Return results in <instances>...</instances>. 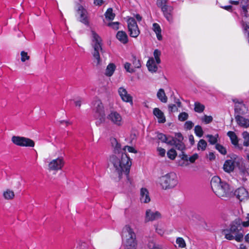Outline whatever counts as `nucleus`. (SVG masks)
I'll use <instances>...</instances> for the list:
<instances>
[{
	"mask_svg": "<svg viewBox=\"0 0 249 249\" xmlns=\"http://www.w3.org/2000/svg\"><path fill=\"white\" fill-rule=\"evenodd\" d=\"M176 244L180 248H184L186 247V243L185 240L182 237H178L176 239Z\"/></svg>",
	"mask_w": 249,
	"mask_h": 249,
	"instance_id": "58836bf2",
	"label": "nucleus"
},
{
	"mask_svg": "<svg viewBox=\"0 0 249 249\" xmlns=\"http://www.w3.org/2000/svg\"><path fill=\"white\" fill-rule=\"evenodd\" d=\"M110 142L112 146L114 148V154L118 152H123L121 149V145L118 142L115 138L110 139Z\"/></svg>",
	"mask_w": 249,
	"mask_h": 249,
	"instance_id": "bb28decb",
	"label": "nucleus"
},
{
	"mask_svg": "<svg viewBox=\"0 0 249 249\" xmlns=\"http://www.w3.org/2000/svg\"><path fill=\"white\" fill-rule=\"evenodd\" d=\"M188 114L186 112H183L180 113L178 116V120L180 121H184L187 120L188 118Z\"/></svg>",
	"mask_w": 249,
	"mask_h": 249,
	"instance_id": "a18cd8bd",
	"label": "nucleus"
},
{
	"mask_svg": "<svg viewBox=\"0 0 249 249\" xmlns=\"http://www.w3.org/2000/svg\"><path fill=\"white\" fill-rule=\"evenodd\" d=\"M119 22H114L108 23V26L111 27L112 28L117 30L119 29Z\"/></svg>",
	"mask_w": 249,
	"mask_h": 249,
	"instance_id": "6e6d98bb",
	"label": "nucleus"
},
{
	"mask_svg": "<svg viewBox=\"0 0 249 249\" xmlns=\"http://www.w3.org/2000/svg\"><path fill=\"white\" fill-rule=\"evenodd\" d=\"M109 164L112 166L119 179L124 174L128 178L131 165L130 158L124 152H118L110 157Z\"/></svg>",
	"mask_w": 249,
	"mask_h": 249,
	"instance_id": "f257e3e1",
	"label": "nucleus"
},
{
	"mask_svg": "<svg viewBox=\"0 0 249 249\" xmlns=\"http://www.w3.org/2000/svg\"><path fill=\"white\" fill-rule=\"evenodd\" d=\"M157 150L159 154L161 157H164L165 155V150L161 147H158Z\"/></svg>",
	"mask_w": 249,
	"mask_h": 249,
	"instance_id": "4d7b16f0",
	"label": "nucleus"
},
{
	"mask_svg": "<svg viewBox=\"0 0 249 249\" xmlns=\"http://www.w3.org/2000/svg\"><path fill=\"white\" fill-rule=\"evenodd\" d=\"M218 137V135H216L215 136H213L212 135H207L206 137L208 138L209 142L212 144H214L216 143L217 140V138Z\"/></svg>",
	"mask_w": 249,
	"mask_h": 249,
	"instance_id": "ea45409f",
	"label": "nucleus"
},
{
	"mask_svg": "<svg viewBox=\"0 0 249 249\" xmlns=\"http://www.w3.org/2000/svg\"><path fill=\"white\" fill-rule=\"evenodd\" d=\"M195 133L196 136L201 137L203 136V131L202 127L200 125H196L195 127Z\"/></svg>",
	"mask_w": 249,
	"mask_h": 249,
	"instance_id": "a19ab883",
	"label": "nucleus"
},
{
	"mask_svg": "<svg viewBox=\"0 0 249 249\" xmlns=\"http://www.w3.org/2000/svg\"><path fill=\"white\" fill-rule=\"evenodd\" d=\"M234 161L232 160H228L225 161L223 169L225 172L230 173L234 170Z\"/></svg>",
	"mask_w": 249,
	"mask_h": 249,
	"instance_id": "5701e85b",
	"label": "nucleus"
},
{
	"mask_svg": "<svg viewBox=\"0 0 249 249\" xmlns=\"http://www.w3.org/2000/svg\"><path fill=\"white\" fill-rule=\"evenodd\" d=\"M157 96L158 98L162 103H166L168 98L166 96L163 89H160L157 92Z\"/></svg>",
	"mask_w": 249,
	"mask_h": 249,
	"instance_id": "a878e982",
	"label": "nucleus"
},
{
	"mask_svg": "<svg viewBox=\"0 0 249 249\" xmlns=\"http://www.w3.org/2000/svg\"><path fill=\"white\" fill-rule=\"evenodd\" d=\"M108 122L116 126H122L124 124L122 115L116 110H111L107 116Z\"/></svg>",
	"mask_w": 249,
	"mask_h": 249,
	"instance_id": "0eeeda50",
	"label": "nucleus"
},
{
	"mask_svg": "<svg viewBox=\"0 0 249 249\" xmlns=\"http://www.w3.org/2000/svg\"><path fill=\"white\" fill-rule=\"evenodd\" d=\"M193 126H194L193 123L192 121H188L185 123V124H184V128L186 129L190 130L191 128H192Z\"/></svg>",
	"mask_w": 249,
	"mask_h": 249,
	"instance_id": "864d4df0",
	"label": "nucleus"
},
{
	"mask_svg": "<svg viewBox=\"0 0 249 249\" xmlns=\"http://www.w3.org/2000/svg\"><path fill=\"white\" fill-rule=\"evenodd\" d=\"M3 196L5 199H12L15 196L14 192L10 189H7L3 193Z\"/></svg>",
	"mask_w": 249,
	"mask_h": 249,
	"instance_id": "7c9ffc66",
	"label": "nucleus"
},
{
	"mask_svg": "<svg viewBox=\"0 0 249 249\" xmlns=\"http://www.w3.org/2000/svg\"><path fill=\"white\" fill-rule=\"evenodd\" d=\"M132 64L135 68H140L141 67V63L140 59L133 56L132 58Z\"/></svg>",
	"mask_w": 249,
	"mask_h": 249,
	"instance_id": "79ce46f5",
	"label": "nucleus"
},
{
	"mask_svg": "<svg viewBox=\"0 0 249 249\" xmlns=\"http://www.w3.org/2000/svg\"><path fill=\"white\" fill-rule=\"evenodd\" d=\"M207 146V142L203 139L199 140L197 143V148L198 150L204 151Z\"/></svg>",
	"mask_w": 249,
	"mask_h": 249,
	"instance_id": "72a5a7b5",
	"label": "nucleus"
},
{
	"mask_svg": "<svg viewBox=\"0 0 249 249\" xmlns=\"http://www.w3.org/2000/svg\"><path fill=\"white\" fill-rule=\"evenodd\" d=\"M174 141L175 143L173 145H175L176 148L178 150L183 152L185 149V146L182 141L177 142L176 140L174 138Z\"/></svg>",
	"mask_w": 249,
	"mask_h": 249,
	"instance_id": "473e14b6",
	"label": "nucleus"
},
{
	"mask_svg": "<svg viewBox=\"0 0 249 249\" xmlns=\"http://www.w3.org/2000/svg\"><path fill=\"white\" fill-rule=\"evenodd\" d=\"M176 138L175 139L177 141V142L178 141H182L183 139V137L181 133H178L175 134Z\"/></svg>",
	"mask_w": 249,
	"mask_h": 249,
	"instance_id": "bf43d9fd",
	"label": "nucleus"
},
{
	"mask_svg": "<svg viewBox=\"0 0 249 249\" xmlns=\"http://www.w3.org/2000/svg\"><path fill=\"white\" fill-rule=\"evenodd\" d=\"M94 106L95 118L98 120L99 123H102L105 121V119L103 105L100 100H97L94 103Z\"/></svg>",
	"mask_w": 249,
	"mask_h": 249,
	"instance_id": "6e6552de",
	"label": "nucleus"
},
{
	"mask_svg": "<svg viewBox=\"0 0 249 249\" xmlns=\"http://www.w3.org/2000/svg\"><path fill=\"white\" fill-rule=\"evenodd\" d=\"M30 56L28 55L27 53L22 51L21 52V60L22 62H25L26 60H29Z\"/></svg>",
	"mask_w": 249,
	"mask_h": 249,
	"instance_id": "8fccbe9b",
	"label": "nucleus"
},
{
	"mask_svg": "<svg viewBox=\"0 0 249 249\" xmlns=\"http://www.w3.org/2000/svg\"><path fill=\"white\" fill-rule=\"evenodd\" d=\"M222 8L229 11H231L232 10V6L231 5L225 6Z\"/></svg>",
	"mask_w": 249,
	"mask_h": 249,
	"instance_id": "774afa93",
	"label": "nucleus"
},
{
	"mask_svg": "<svg viewBox=\"0 0 249 249\" xmlns=\"http://www.w3.org/2000/svg\"><path fill=\"white\" fill-rule=\"evenodd\" d=\"M227 134L230 138L232 143L235 146H237L238 145V140L235 133L232 131H229L228 132Z\"/></svg>",
	"mask_w": 249,
	"mask_h": 249,
	"instance_id": "2f4dec72",
	"label": "nucleus"
},
{
	"mask_svg": "<svg viewBox=\"0 0 249 249\" xmlns=\"http://www.w3.org/2000/svg\"><path fill=\"white\" fill-rule=\"evenodd\" d=\"M159 183L164 190L173 188L178 184L177 175L174 172L167 173L159 178Z\"/></svg>",
	"mask_w": 249,
	"mask_h": 249,
	"instance_id": "423d86ee",
	"label": "nucleus"
},
{
	"mask_svg": "<svg viewBox=\"0 0 249 249\" xmlns=\"http://www.w3.org/2000/svg\"><path fill=\"white\" fill-rule=\"evenodd\" d=\"M198 155L196 153H195L189 158L188 161H189L190 163H193L198 158Z\"/></svg>",
	"mask_w": 249,
	"mask_h": 249,
	"instance_id": "603ef678",
	"label": "nucleus"
},
{
	"mask_svg": "<svg viewBox=\"0 0 249 249\" xmlns=\"http://www.w3.org/2000/svg\"><path fill=\"white\" fill-rule=\"evenodd\" d=\"M122 239L124 249H137L138 242L136 233L128 225H125L123 229Z\"/></svg>",
	"mask_w": 249,
	"mask_h": 249,
	"instance_id": "7ed1b4c3",
	"label": "nucleus"
},
{
	"mask_svg": "<svg viewBox=\"0 0 249 249\" xmlns=\"http://www.w3.org/2000/svg\"><path fill=\"white\" fill-rule=\"evenodd\" d=\"M167 155L169 159L174 160L176 158L177 153L175 149L172 148L167 152Z\"/></svg>",
	"mask_w": 249,
	"mask_h": 249,
	"instance_id": "4c0bfd02",
	"label": "nucleus"
},
{
	"mask_svg": "<svg viewBox=\"0 0 249 249\" xmlns=\"http://www.w3.org/2000/svg\"><path fill=\"white\" fill-rule=\"evenodd\" d=\"M126 150H127L130 153H137V151L133 147L129 146H125L123 149V151H125Z\"/></svg>",
	"mask_w": 249,
	"mask_h": 249,
	"instance_id": "5fc2aeb1",
	"label": "nucleus"
},
{
	"mask_svg": "<svg viewBox=\"0 0 249 249\" xmlns=\"http://www.w3.org/2000/svg\"><path fill=\"white\" fill-rule=\"evenodd\" d=\"M12 142L15 144L20 146L34 147L35 145V142L33 140L22 137L13 136Z\"/></svg>",
	"mask_w": 249,
	"mask_h": 249,
	"instance_id": "1a4fd4ad",
	"label": "nucleus"
},
{
	"mask_svg": "<svg viewBox=\"0 0 249 249\" xmlns=\"http://www.w3.org/2000/svg\"><path fill=\"white\" fill-rule=\"evenodd\" d=\"M64 160L62 157H58L51 160L48 164V169L51 171L61 170L64 165Z\"/></svg>",
	"mask_w": 249,
	"mask_h": 249,
	"instance_id": "f8f14e48",
	"label": "nucleus"
},
{
	"mask_svg": "<svg viewBox=\"0 0 249 249\" xmlns=\"http://www.w3.org/2000/svg\"><path fill=\"white\" fill-rule=\"evenodd\" d=\"M161 217V214L159 211L148 209L145 211L144 221L146 222L156 221L160 219Z\"/></svg>",
	"mask_w": 249,
	"mask_h": 249,
	"instance_id": "9b49d317",
	"label": "nucleus"
},
{
	"mask_svg": "<svg viewBox=\"0 0 249 249\" xmlns=\"http://www.w3.org/2000/svg\"><path fill=\"white\" fill-rule=\"evenodd\" d=\"M153 114L158 119L159 123H164L165 122L166 120L164 114L159 108H154Z\"/></svg>",
	"mask_w": 249,
	"mask_h": 249,
	"instance_id": "4be33fe9",
	"label": "nucleus"
},
{
	"mask_svg": "<svg viewBox=\"0 0 249 249\" xmlns=\"http://www.w3.org/2000/svg\"><path fill=\"white\" fill-rule=\"evenodd\" d=\"M240 3L242 6V14L247 15V8L249 7V0H241Z\"/></svg>",
	"mask_w": 249,
	"mask_h": 249,
	"instance_id": "c756f323",
	"label": "nucleus"
},
{
	"mask_svg": "<svg viewBox=\"0 0 249 249\" xmlns=\"http://www.w3.org/2000/svg\"><path fill=\"white\" fill-rule=\"evenodd\" d=\"M234 195L240 201L245 200L249 197L248 191L243 187L237 189L235 191Z\"/></svg>",
	"mask_w": 249,
	"mask_h": 249,
	"instance_id": "2eb2a0df",
	"label": "nucleus"
},
{
	"mask_svg": "<svg viewBox=\"0 0 249 249\" xmlns=\"http://www.w3.org/2000/svg\"><path fill=\"white\" fill-rule=\"evenodd\" d=\"M118 91L121 99L124 102L133 105L132 97L128 93L125 89L124 87H120L118 89Z\"/></svg>",
	"mask_w": 249,
	"mask_h": 249,
	"instance_id": "ddd939ff",
	"label": "nucleus"
},
{
	"mask_svg": "<svg viewBox=\"0 0 249 249\" xmlns=\"http://www.w3.org/2000/svg\"><path fill=\"white\" fill-rule=\"evenodd\" d=\"M104 3L103 0H94L93 4L95 6H100Z\"/></svg>",
	"mask_w": 249,
	"mask_h": 249,
	"instance_id": "e2e57ef3",
	"label": "nucleus"
},
{
	"mask_svg": "<svg viewBox=\"0 0 249 249\" xmlns=\"http://www.w3.org/2000/svg\"><path fill=\"white\" fill-rule=\"evenodd\" d=\"M78 13L80 15V21L85 24H88V20L87 17V11L82 5L79 6Z\"/></svg>",
	"mask_w": 249,
	"mask_h": 249,
	"instance_id": "6ab92c4d",
	"label": "nucleus"
},
{
	"mask_svg": "<svg viewBox=\"0 0 249 249\" xmlns=\"http://www.w3.org/2000/svg\"><path fill=\"white\" fill-rule=\"evenodd\" d=\"M242 227L239 219H236L231 224L229 229L223 231L225 238L229 240L235 239L238 242L241 241L243 238V233L241 232Z\"/></svg>",
	"mask_w": 249,
	"mask_h": 249,
	"instance_id": "20e7f679",
	"label": "nucleus"
},
{
	"mask_svg": "<svg viewBox=\"0 0 249 249\" xmlns=\"http://www.w3.org/2000/svg\"><path fill=\"white\" fill-rule=\"evenodd\" d=\"M146 66L149 71L151 72H155L158 70V67L155 64V61L153 58H151L148 60Z\"/></svg>",
	"mask_w": 249,
	"mask_h": 249,
	"instance_id": "b1692460",
	"label": "nucleus"
},
{
	"mask_svg": "<svg viewBox=\"0 0 249 249\" xmlns=\"http://www.w3.org/2000/svg\"><path fill=\"white\" fill-rule=\"evenodd\" d=\"M124 67L125 70L128 72L133 73L135 71L133 68H131V64L128 62H126L124 64Z\"/></svg>",
	"mask_w": 249,
	"mask_h": 249,
	"instance_id": "de8ad7c7",
	"label": "nucleus"
},
{
	"mask_svg": "<svg viewBox=\"0 0 249 249\" xmlns=\"http://www.w3.org/2000/svg\"><path fill=\"white\" fill-rule=\"evenodd\" d=\"M127 22L130 36L133 37H137L139 35L140 31L135 18H128Z\"/></svg>",
	"mask_w": 249,
	"mask_h": 249,
	"instance_id": "9d476101",
	"label": "nucleus"
},
{
	"mask_svg": "<svg viewBox=\"0 0 249 249\" xmlns=\"http://www.w3.org/2000/svg\"><path fill=\"white\" fill-rule=\"evenodd\" d=\"M157 138L162 142H165L170 145H173V144L175 143L174 138L169 136L167 137L162 133L158 134L157 135Z\"/></svg>",
	"mask_w": 249,
	"mask_h": 249,
	"instance_id": "aec40b11",
	"label": "nucleus"
},
{
	"mask_svg": "<svg viewBox=\"0 0 249 249\" xmlns=\"http://www.w3.org/2000/svg\"><path fill=\"white\" fill-rule=\"evenodd\" d=\"M117 38L124 44L127 42V36L126 34L123 31H119L116 35Z\"/></svg>",
	"mask_w": 249,
	"mask_h": 249,
	"instance_id": "cd10ccee",
	"label": "nucleus"
},
{
	"mask_svg": "<svg viewBox=\"0 0 249 249\" xmlns=\"http://www.w3.org/2000/svg\"><path fill=\"white\" fill-rule=\"evenodd\" d=\"M135 18L139 22L141 21L142 19V16L139 14H136L134 15V18Z\"/></svg>",
	"mask_w": 249,
	"mask_h": 249,
	"instance_id": "338daca9",
	"label": "nucleus"
},
{
	"mask_svg": "<svg viewBox=\"0 0 249 249\" xmlns=\"http://www.w3.org/2000/svg\"><path fill=\"white\" fill-rule=\"evenodd\" d=\"M211 187L216 196L222 198L229 197L232 193L228 184L222 181L218 176H214L211 179Z\"/></svg>",
	"mask_w": 249,
	"mask_h": 249,
	"instance_id": "f03ea898",
	"label": "nucleus"
},
{
	"mask_svg": "<svg viewBox=\"0 0 249 249\" xmlns=\"http://www.w3.org/2000/svg\"><path fill=\"white\" fill-rule=\"evenodd\" d=\"M140 200L142 203H148L150 201L149 192L147 189L142 188L140 190Z\"/></svg>",
	"mask_w": 249,
	"mask_h": 249,
	"instance_id": "a211bd4d",
	"label": "nucleus"
},
{
	"mask_svg": "<svg viewBox=\"0 0 249 249\" xmlns=\"http://www.w3.org/2000/svg\"><path fill=\"white\" fill-rule=\"evenodd\" d=\"M168 0H157V4L161 9L164 6H168L166 4Z\"/></svg>",
	"mask_w": 249,
	"mask_h": 249,
	"instance_id": "3c124183",
	"label": "nucleus"
},
{
	"mask_svg": "<svg viewBox=\"0 0 249 249\" xmlns=\"http://www.w3.org/2000/svg\"><path fill=\"white\" fill-rule=\"evenodd\" d=\"M237 124L241 127L248 128L249 127V119H246L240 115H237L235 117Z\"/></svg>",
	"mask_w": 249,
	"mask_h": 249,
	"instance_id": "412c9836",
	"label": "nucleus"
},
{
	"mask_svg": "<svg viewBox=\"0 0 249 249\" xmlns=\"http://www.w3.org/2000/svg\"><path fill=\"white\" fill-rule=\"evenodd\" d=\"M106 18L108 20H113L115 17V14L113 13L112 8H108L105 14Z\"/></svg>",
	"mask_w": 249,
	"mask_h": 249,
	"instance_id": "f704fd0d",
	"label": "nucleus"
},
{
	"mask_svg": "<svg viewBox=\"0 0 249 249\" xmlns=\"http://www.w3.org/2000/svg\"><path fill=\"white\" fill-rule=\"evenodd\" d=\"M152 30L156 33L157 37L159 40H161L162 38L161 35V28L159 24L154 23L152 25Z\"/></svg>",
	"mask_w": 249,
	"mask_h": 249,
	"instance_id": "393cba45",
	"label": "nucleus"
},
{
	"mask_svg": "<svg viewBox=\"0 0 249 249\" xmlns=\"http://www.w3.org/2000/svg\"><path fill=\"white\" fill-rule=\"evenodd\" d=\"M149 249H162V246L157 245L154 242H150L148 245Z\"/></svg>",
	"mask_w": 249,
	"mask_h": 249,
	"instance_id": "49530a36",
	"label": "nucleus"
},
{
	"mask_svg": "<svg viewBox=\"0 0 249 249\" xmlns=\"http://www.w3.org/2000/svg\"><path fill=\"white\" fill-rule=\"evenodd\" d=\"M92 46L94 49L92 53L93 64L97 67L101 65L102 60L100 58V52H102V39L94 31H91Z\"/></svg>",
	"mask_w": 249,
	"mask_h": 249,
	"instance_id": "39448f33",
	"label": "nucleus"
},
{
	"mask_svg": "<svg viewBox=\"0 0 249 249\" xmlns=\"http://www.w3.org/2000/svg\"><path fill=\"white\" fill-rule=\"evenodd\" d=\"M116 69L115 65L113 63H110L106 70L105 75L107 76H111L113 74Z\"/></svg>",
	"mask_w": 249,
	"mask_h": 249,
	"instance_id": "c85d7f7f",
	"label": "nucleus"
},
{
	"mask_svg": "<svg viewBox=\"0 0 249 249\" xmlns=\"http://www.w3.org/2000/svg\"><path fill=\"white\" fill-rule=\"evenodd\" d=\"M242 136L244 140V142H243L244 146H246V147L249 146V133H248L246 131H245L242 133Z\"/></svg>",
	"mask_w": 249,
	"mask_h": 249,
	"instance_id": "c9c22d12",
	"label": "nucleus"
},
{
	"mask_svg": "<svg viewBox=\"0 0 249 249\" xmlns=\"http://www.w3.org/2000/svg\"><path fill=\"white\" fill-rule=\"evenodd\" d=\"M189 164V163L187 161H185L182 160L178 161V165L181 167L187 166Z\"/></svg>",
	"mask_w": 249,
	"mask_h": 249,
	"instance_id": "13d9d810",
	"label": "nucleus"
},
{
	"mask_svg": "<svg viewBox=\"0 0 249 249\" xmlns=\"http://www.w3.org/2000/svg\"><path fill=\"white\" fill-rule=\"evenodd\" d=\"M82 102V99L80 98L75 101V105L76 106L80 107L81 105V103Z\"/></svg>",
	"mask_w": 249,
	"mask_h": 249,
	"instance_id": "69168bd1",
	"label": "nucleus"
},
{
	"mask_svg": "<svg viewBox=\"0 0 249 249\" xmlns=\"http://www.w3.org/2000/svg\"><path fill=\"white\" fill-rule=\"evenodd\" d=\"M205 108V106L200 103L199 102L195 103V111L198 113H201L203 111Z\"/></svg>",
	"mask_w": 249,
	"mask_h": 249,
	"instance_id": "e433bc0d",
	"label": "nucleus"
},
{
	"mask_svg": "<svg viewBox=\"0 0 249 249\" xmlns=\"http://www.w3.org/2000/svg\"><path fill=\"white\" fill-rule=\"evenodd\" d=\"M242 25L244 34L247 36L249 43V16L243 15Z\"/></svg>",
	"mask_w": 249,
	"mask_h": 249,
	"instance_id": "dca6fc26",
	"label": "nucleus"
},
{
	"mask_svg": "<svg viewBox=\"0 0 249 249\" xmlns=\"http://www.w3.org/2000/svg\"><path fill=\"white\" fill-rule=\"evenodd\" d=\"M216 149L222 154L226 155L227 153V150L226 148L222 145L219 144H216L215 145Z\"/></svg>",
	"mask_w": 249,
	"mask_h": 249,
	"instance_id": "c03bdc74",
	"label": "nucleus"
},
{
	"mask_svg": "<svg viewBox=\"0 0 249 249\" xmlns=\"http://www.w3.org/2000/svg\"><path fill=\"white\" fill-rule=\"evenodd\" d=\"M168 108L169 111L173 112L177 110V107L176 105L174 104H170L168 106Z\"/></svg>",
	"mask_w": 249,
	"mask_h": 249,
	"instance_id": "052dcab7",
	"label": "nucleus"
},
{
	"mask_svg": "<svg viewBox=\"0 0 249 249\" xmlns=\"http://www.w3.org/2000/svg\"><path fill=\"white\" fill-rule=\"evenodd\" d=\"M235 103V111L239 114H245L248 112V108L242 102H238L237 99H234Z\"/></svg>",
	"mask_w": 249,
	"mask_h": 249,
	"instance_id": "4468645a",
	"label": "nucleus"
},
{
	"mask_svg": "<svg viewBox=\"0 0 249 249\" xmlns=\"http://www.w3.org/2000/svg\"><path fill=\"white\" fill-rule=\"evenodd\" d=\"M164 16L166 19L170 22L173 21V7L171 6H164L161 9Z\"/></svg>",
	"mask_w": 249,
	"mask_h": 249,
	"instance_id": "f3484780",
	"label": "nucleus"
},
{
	"mask_svg": "<svg viewBox=\"0 0 249 249\" xmlns=\"http://www.w3.org/2000/svg\"><path fill=\"white\" fill-rule=\"evenodd\" d=\"M161 54L160 52L158 50L156 49L154 52V56L156 60V62L157 64H160V55Z\"/></svg>",
	"mask_w": 249,
	"mask_h": 249,
	"instance_id": "37998d69",
	"label": "nucleus"
},
{
	"mask_svg": "<svg viewBox=\"0 0 249 249\" xmlns=\"http://www.w3.org/2000/svg\"><path fill=\"white\" fill-rule=\"evenodd\" d=\"M201 120L206 124H209L213 121V117L205 115L202 118Z\"/></svg>",
	"mask_w": 249,
	"mask_h": 249,
	"instance_id": "09e8293b",
	"label": "nucleus"
},
{
	"mask_svg": "<svg viewBox=\"0 0 249 249\" xmlns=\"http://www.w3.org/2000/svg\"><path fill=\"white\" fill-rule=\"evenodd\" d=\"M246 219L247 220L246 221H244L242 223L243 226L245 227L249 226V213L247 214Z\"/></svg>",
	"mask_w": 249,
	"mask_h": 249,
	"instance_id": "680f3d73",
	"label": "nucleus"
},
{
	"mask_svg": "<svg viewBox=\"0 0 249 249\" xmlns=\"http://www.w3.org/2000/svg\"><path fill=\"white\" fill-rule=\"evenodd\" d=\"M181 160H182L185 161H187L188 162L189 158L187 155H186L183 152H182V154L180 155Z\"/></svg>",
	"mask_w": 249,
	"mask_h": 249,
	"instance_id": "0e129e2a",
	"label": "nucleus"
}]
</instances>
